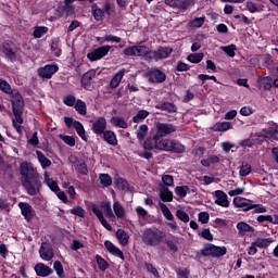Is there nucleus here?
<instances>
[{"instance_id":"obj_50","label":"nucleus","mask_w":278,"mask_h":278,"mask_svg":"<svg viewBox=\"0 0 278 278\" xmlns=\"http://www.w3.org/2000/svg\"><path fill=\"white\" fill-rule=\"evenodd\" d=\"M92 14H93V18H96V21H101V18H103V16L105 15V12L101 9H99L97 7V4H94L92 7Z\"/></svg>"},{"instance_id":"obj_2","label":"nucleus","mask_w":278,"mask_h":278,"mask_svg":"<svg viewBox=\"0 0 278 278\" xmlns=\"http://www.w3.org/2000/svg\"><path fill=\"white\" fill-rule=\"evenodd\" d=\"M141 240L147 247H160L164 240V232L160 229L148 228L143 230Z\"/></svg>"},{"instance_id":"obj_38","label":"nucleus","mask_w":278,"mask_h":278,"mask_svg":"<svg viewBox=\"0 0 278 278\" xmlns=\"http://www.w3.org/2000/svg\"><path fill=\"white\" fill-rule=\"evenodd\" d=\"M159 207H160L163 216L166 218V220H174L175 216H173V213L170 212L168 206H166V204L160 202Z\"/></svg>"},{"instance_id":"obj_55","label":"nucleus","mask_w":278,"mask_h":278,"mask_svg":"<svg viewBox=\"0 0 278 278\" xmlns=\"http://www.w3.org/2000/svg\"><path fill=\"white\" fill-rule=\"evenodd\" d=\"M47 31H49V28H47L45 26H38L34 30V36L36 38H42V36H45V34H47Z\"/></svg>"},{"instance_id":"obj_40","label":"nucleus","mask_w":278,"mask_h":278,"mask_svg":"<svg viewBox=\"0 0 278 278\" xmlns=\"http://www.w3.org/2000/svg\"><path fill=\"white\" fill-rule=\"evenodd\" d=\"M99 180L102 188H109V186H112V176L110 174H100Z\"/></svg>"},{"instance_id":"obj_31","label":"nucleus","mask_w":278,"mask_h":278,"mask_svg":"<svg viewBox=\"0 0 278 278\" xmlns=\"http://www.w3.org/2000/svg\"><path fill=\"white\" fill-rule=\"evenodd\" d=\"M103 136L108 144H111L112 147H116L118 144V141L116 140V134H114V131L106 130L103 132Z\"/></svg>"},{"instance_id":"obj_46","label":"nucleus","mask_w":278,"mask_h":278,"mask_svg":"<svg viewBox=\"0 0 278 278\" xmlns=\"http://www.w3.org/2000/svg\"><path fill=\"white\" fill-rule=\"evenodd\" d=\"M251 164L249 163H242L240 170H239V175L240 177H248V175H251Z\"/></svg>"},{"instance_id":"obj_12","label":"nucleus","mask_w":278,"mask_h":278,"mask_svg":"<svg viewBox=\"0 0 278 278\" xmlns=\"http://www.w3.org/2000/svg\"><path fill=\"white\" fill-rule=\"evenodd\" d=\"M165 4L177 10H188L194 5V0H165Z\"/></svg>"},{"instance_id":"obj_62","label":"nucleus","mask_w":278,"mask_h":278,"mask_svg":"<svg viewBox=\"0 0 278 278\" xmlns=\"http://www.w3.org/2000/svg\"><path fill=\"white\" fill-rule=\"evenodd\" d=\"M205 23V17H195L194 20L191 21V27H203V24Z\"/></svg>"},{"instance_id":"obj_51","label":"nucleus","mask_w":278,"mask_h":278,"mask_svg":"<svg viewBox=\"0 0 278 278\" xmlns=\"http://www.w3.org/2000/svg\"><path fill=\"white\" fill-rule=\"evenodd\" d=\"M74 105L77 113L81 114L83 116L86 115V102L77 100L76 104Z\"/></svg>"},{"instance_id":"obj_43","label":"nucleus","mask_w":278,"mask_h":278,"mask_svg":"<svg viewBox=\"0 0 278 278\" xmlns=\"http://www.w3.org/2000/svg\"><path fill=\"white\" fill-rule=\"evenodd\" d=\"M189 192L190 188L188 186H178L175 188V193L177 194V197H179V199L186 198Z\"/></svg>"},{"instance_id":"obj_60","label":"nucleus","mask_w":278,"mask_h":278,"mask_svg":"<svg viewBox=\"0 0 278 278\" xmlns=\"http://www.w3.org/2000/svg\"><path fill=\"white\" fill-rule=\"evenodd\" d=\"M60 138L65 144H68V147H75V137L61 135Z\"/></svg>"},{"instance_id":"obj_42","label":"nucleus","mask_w":278,"mask_h":278,"mask_svg":"<svg viewBox=\"0 0 278 278\" xmlns=\"http://www.w3.org/2000/svg\"><path fill=\"white\" fill-rule=\"evenodd\" d=\"M220 162V159L216 155H211L207 159H203L201 161L202 166H205L206 168L212 166V164H218Z\"/></svg>"},{"instance_id":"obj_59","label":"nucleus","mask_w":278,"mask_h":278,"mask_svg":"<svg viewBox=\"0 0 278 278\" xmlns=\"http://www.w3.org/2000/svg\"><path fill=\"white\" fill-rule=\"evenodd\" d=\"M162 182L167 187L175 186V178H173L170 175H163Z\"/></svg>"},{"instance_id":"obj_3","label":"nucleus","mask_w":278,"mask_h":278,"mask_svg":"<svg viewBox=\"0 0 278 278\" xmlns=\"http://www.w3.org/2000/svg\"><path fill=\"white\" fill-rule=\"evenodd\" d=\"M157 150L174 151L175 153H184L186 148L184 147V144L179 143V141L170 140V139H162V140H159Z\"/></svg>"},{"instance_id":"obj_64","label":"nucleus","mask_w":278,"mask_h":278,"mask_svg":"<svg viewBox=\"0 0 278 278\" xmlns=\"http://www.w3.org/2000/svg\"><path fill=\"white\" fill-rule=\"evenodd\" d=\"M63 103L68 105V108H73V105L77 103V100L75 99V96H67L64 98Z\"/></svg>"},{"instance_id":"obj_17","label":"nucleus","mask_w":278,"mask_h":278,"mask_svg":"<svg viewBox=\"0 0 278 278\" xmlns=\"http://www.w3.org/2000/svg\"><path fill=\"white\" fill-rule=\"evenodd\" d=\"M149 80L153 84H162L166 81V74L160 70H150L148 72Z\"/></svg>"},{"instance_id":"obj_6","label":"nucleus","mask_w":278,"mask_h":278,"mask_svg":"<svg viewBox=\"0 0 278 278\" xmlns=\"http://www.w3.org/2000/svg\"><path fill=\"white\" fill-rule=\"evenodd\" d=\"M202 255L205 257L212 255L213 257H223V255H227V248L225 247H216L212 243H207L202 250Z\"/></svg>"},{"instance_id":"obj_52","label":"nucleus","mask_w":278,"mask_h":278,"mask_svg":"<svg viewBox=\"0 0 278 278\" xmlns=\"http://www.w3.org/2000/svg\"><path fill=\"white\" fill-rule=\"evenodd\" d=\"M188 62H191V64H199L203 60V53H194L190 54L187 58Z\"/></svg>"},{"instance_id":"obj_61","label":"nucleus","mask_w":278,"mask_h":278,"mask_svg":"<svg viewBox=\"0 0 278 278\" xmlns=\"http://www.w3.org/2000/svg\"><path fill=\"white\" fill-rule=\"evenodd\" d=\"M75 169L77 170V173H80V175H88V166L86 165V163L76 164Z\"/></svg>"},{"instance_id":"obj_45","label":"nucleus","mask_w":278,"mask_h":278,"mask_svg":"<svg viewBox=\"0 0 278 278\" xmlns=\"http://www.w3.org/2000/svg\"><path fill=\"white\" fill-rule=\"evenodd\" d=\"M265 138H273V140H278V126H274L264 132Z\"/></svg>"},{"instance_id":"obj_19","label":"nucleus","mask_w":278,"mask_h":278,"mask_svg":"<svg viewBox=\"0 0 278 278\" xmlns=\"http://www.w3.org/2000/svg\"><path fill=\"white\" fill-rule=\"evenodd\" d=\"M173 53L170 48H160L157 51L149 52V58L154 60H166Z\"/></svg>"},{"instance_id":"obj_23","label":"nucleus","mask_w":278,"mask_h":278,"mask_svg":"<svg viewBox=\"0 0 278 278\" xmlns=\"http://www.w3.org/2000/svg\"><path fill=\"white\" fill-rule=\"evenodd\" d=\"M113 212H114L113 214L115 218H119L121 220H123V218L127 216V211L124 208L123 204L118 201H114Z\"/></svg>"},{"instance_id":"obj_54","label":"nucleus","mask_w":278,"mask_h":278,"mask_svg":"<svg viewBox=\"0 0 278 278\" xmlns=\"http://www.w3.org/2000/svg\"><path fill=\"white\" fill-rule=\"evenodd\" d=\"M0 90L2 92H5V94H12V87L10 86V84H8V81L1 78H0Z\"/></svg>"},{"instance_id":"obj_8","label":"nucleus","mask_w":278,"mask_h":278,"mask_svg":"<svg viewBox=\"0 0 278 278\" xmlns=\"http://www.w3.org/2000/svg\"><path fill=\"white\" fill-rule=\"evenodd\" d=\"M123 53L124 55H134L137 58H142L149 55L150 50L144 46H130L124 49Z\"/></svg>"},{"instance_id":"obj_20","label":"nucleus","mask_w":278,"mask_h":278,"mask_svg":"<svg viewBox=\"0 0 278 278\" xmlns=\"http://www.w3.org/2000/svg\"><path fill=\"white\" fill-rule=\"evenodd\" d=\"M34 269L37 277H49V275L53 273V269L45 265V263H38L37 265H35Z\"/></svg>"},{"instance_id":"obj_11","label":"nucleus","mask_w":278,"mask_h":278,"mask_svg":"<svg viewBox=\"0 0 278 278\" xmlns=\"http://www.w3.org/2000/svg\"><path fill=\"white\" fill-rule=\"evenodd\" d=\"M22 184H23L24 188L26 189V192L30 197H35V194H38V192H39L38 177L22 180Z\"/></svg>"},{"instance_id":"obj_49","label":"nucleus","mask_w":278,"mask_h":278,"mask_svg":"<svg viewBox=\"0 0 278 278\" xmlns=\"http://www.w3.org/2000/svg\"><path fill=\"white\" fill-rule=\"evenodd\" d=\"M176 216L178 220H181L182 223H190V216L184 210H177Z\"/></svg>"},{"instance_id":"obj_44","label":"nucleus","mask_w":278,"mask_h":278,"mask_svg":"<svg viewBox=\"0 0 278 278\" xmlns=\"http://www.w3.org/2000/svg\"><path fill=\"white\" fill-rule=\"evenodd\" d=\"M149 116V111L147 110H140L138 113L132 117L134 123H142L144 118Z\"/></svg>"},{"instance_id":"obj_33","label":"nucleus","mask_w":278,"mask_h":278,"mask_svg":"<svg viewBox=\"0 0 278 278\" xmlns=\"http://www.w3.org/2000/svg\"><path fill=\"white\" fill-rule=\"evenodd\" d=\"M43 177H45V184L48 186V188H50L52 192H58V190L60 189V187L58 186V182H55V180H52L51 176H49L47 172L43 173Z\"/></svg>"},{"instance_id":"obj_29","label":"nucleus","mask_w":278,"mask_h":278,"mask_svg":"<svg viewBox=\"0 0 278 278\" xmlns=\"http://www.w3.org/2000/svg\"><path fill=\"white\" fill-rule=\"evenodd\" d=\"M229 129H233L231 122H217L213 126V131H229Z\"/></svg>"},{"instance_id":"obj_10","label":"nucleus","mask_w":278,"mask_h":278,"mask_svg":"<svg viewBox=\"0 0 278 278\" xmlns=\"http://www.w3.org/2000/svg\"><path fill=\"white\" fill-rule=\"evenodd\" d=\"M58 71H60V67L58 66V64H48L38 70V75L42 79H51Z\"/></svg>"},{"instance_id":"obj_47","label":"nucleus","mask_w":278,"mask_h":278,"mask_svg":"<svg viewBox=\"0 0 278 278\" xmlns=\"http://www.w3.org/2000/svg\"><path fill=\"white\" fill-rule=\"evenodd\" d=\"M260 87L263 90H270L273 88V78L270 77H265L261 80Z\"/></svg>"},{"instance_id":"obj_21","label":"nucleus","mask_w":278,"mask_h":278,"mask_svg":"<svg viewBox=\"0 0 278 278\" xmlns=\"http://www.w3.org/2000/svg\"><path fill=\"white\" fill-rule=\"evenodd\" d=\"M104 247H105L106 251L111 253V255H114L115 257H119V260H125L123 251H121V249H118L116 245H114V243H112V241H105Z\"/></svg>"},{"instance_id":"obj_18","label":"nucleus","mask_w":278,"mask_h":278,"mask_svg":"<svg viewBox=\"0 0 278 278\" xmlns=\"http://www.w3.org/2000/svg\"><path fill=\"white\" fill-rule=\"evenodd\" d=\"M2 53H4L10 62H16V49L12 42H4L2 45Z\"/></svg>"},{"instance_id":"obj_28","label":"nucleus","mask_w":278,"mask_h":278,"mask_svg":"<svg viewBox=\"0 0 278 278\" xmlns=\"http://www.w3.org/2000/svg\"><path fill=\"white\" fill-rule=\"evenodd\" d=\"M160 198L164 203H170L173 201V191H170L167 187L162 186L160 189Z\"/></svg>"},{"instance_id":"obj_25","label":"nucleus","mask_w":278,"mask_h":278,"mask_svg":"<svg viewBox=\"0 0 278 278\" xmlns=\"http://www.w3.org/2000/svg\"><path fill=\"white\" fill-rule=\"evenodd\" d=\"M135 129L136 130V136H137V139L140 141V142H143V140L147 138V136L149 135V126H147V124H142L140 126L136 125L135 126Z\"/></svg>"},{"instance_id":"obj_27","label":"nucleus","mask_w":278,"mask_h":278,"mask_svg":"<svg viewBox=\"0 0 278 278\" xmlns=\"http://www.w3.org/2000/svg\"><path fill=\"white\" fill-rule=\"evenodd\" d=\"M14 114V119H13V127L16 129L17 134H21L23 131V127L21 125H23V116H21L23 114V111H17V112H13Z\"/></svg>"},{"instance_id":"obj_48","label":"nucleus","mask_w":278,"mask_h":278,"mask_svg":"<svg viewBox=\"0 0 278 278\" xmlns=\"http://www.w3.org/2000/svg\"><path fill=\"white\" fill-rule=\"evenodd\" d=\"M224 53L228 54L229 58H236V46L229 45L220 48Z\"/></svg>"},{"instance_id":"obj_30","label":"nucleus","mask_w":278,"mask_h":278,"mask_svg":"<svg viewBox=\"0 0 278 278\" xmlns=\"http://www.w3.org/2000/svg\"><path fill=\"white\" fill-rule=\"evenodd\" d=\"M116 238L122 247H127L129 244V235L123 229L116 231Z\"/></svg>"},{"instance_id":"obj_53","label":"nucleus","mask_w":278,"mask_h":278,"mask_svg":"<svg viewBox=\"0 0 278 278\" xmlns=\"http://www.w3.org/2000/svg\"><path fill=\"white\" fill-rule=\"evenodd\" d=\"M96 262H97V264H98L100 270H108V268H109L110 265L108 264V261H106V260H104L103 257L97 255V256H96Z\"/></svg>"},{"instance_id":"obj_41","label":"nucleus","mask_w":278,"mask_h":278,"mask_svg":"<svg viewBox=\"0 0 278 278\" xmlns=\"http://www.w3.org/2000/svg\"><path fill=\"white\" fill-rule=\"evenodd\" d=\"M111 123L114 125V127H119V129H127V122L123 117H112Z\"/></svg>"},{"instance_id":"obj_16","label":"nucleus","mask_w":278,"mask_h":278,"mask_svg":"<svg viewBox=\"0 0 278 278\" xmlns=\"http://www.w3.org/2000/svg\"><path fill=\"white\" fill-rule=\"evenodd\" d=\"M106 127L108 121L105 119V117H99L96 122H93L91 129L93 134H96V136H102Z\"/></svg>"},{"instance_id":"obj_56","label":"nucleus","mask_w":278,"mask_h":278,"mask_svg":"<svg viewBox=\"0 0 278 278\" xmlns=\"http://www.w3.org/2000/svg\"><path fill=\"white\" fill-rule=\"evenodd\" d=\"M70 214L74 216H79V218H84L86 216V211L81 208V206H76L70 211Z\"/></svg>"},{"instance_id":"obj_15","label":"nucleus","mask_w":278,"mask_h":278,"mask_svg":"<svg viewBox=\"0 0 278 278\" xmlns=\"http://www.w3.org/2000/svg\"><path fill=\"white\" fill-rule=\"evenodd\" d=\"M215 197V205H219V207H229V197L223 190H216L213 193Z\"/></svg>"},{"instance_id":"obj_5","label":"nucleus","mask_w":278,"mask_h":278,"mask_svg":"<svg viewBox=\"0 0 278 278\" xmlns=\"http://www.w3.org/2000/svg\"><path fill=\"white\" fill-rule=\"evenodd\" d=\"M64 123L66 127L75 129L76 134L84 140L85 142L88 140V136H86V129L80 122H77L73 117H64Z\"/></svg>"},{"instance_id":"obj_4","label":"nucleus","mask_w":278,"mask_h":278,"mask_svg":"<svg viewBox=\"0 0 278 278\" xmlns=\"http://www.w3.org/2000/svg\"><path fill=\"white\" fill-rule=\"evenodd\" d=\"M175 131H177V127H175L173 124L157 123L154 140H161V138H166V136H170V134H175Z\"/></svg>"},{"instance_id":"obj_13","label":"nucleus","mask_w":278,"mask_h":278,"mask_svg":"<svg viewBox=\"0 0 278 278\" xmlns=\"http://www.w3.org/2000/svg\"><path fill=\"white\" fill-rule=\"evenodd\" d=\"M39 255L45 262H51L52 257H54L53 248L51 244L47 242L41 243Z\"/></svg>"},{"instance_id":"obj_39","label":"nucleus","mask_w":278,"mask_h":278,"mask_svg":"<svg viewBox=\"0 0 278 278\" xmlns=\"http://www.w3.org/2000/svg\"><path fill=\"white\" fill-rule=\"evenodd\" d=\"M36 154H37V160L41 164L42 168H49V166H51V160L47 159L45 154H42L40 151H37Z\"/></svg>"},{"instance_id":"obj_7","label":"nucleus","mask_w":278,"mask_h":278,"mask_svg":"<svg viewBox=\"0 0 278 278\" xmlns=\"http://www.w3.org/2000/svg\"><path fill=\"white\" fill-rule=\"evenodd\" d=\"M20 169L22 175V181H25L27 179H35L38 177V172L28 162L21 163Z\"/></svg>"},{"instance_id":"obj_32","label":"nucleus","mask_w":278,"mask_h":278,"mask_svg":"<svg viewBox=\"0 0 278 278\" xmlns=\"http://www.w3.org/2000/svg\"><path fill=\"white\" fill-rule=\"evenodd\" d=\"M156 110H162V112H168L169 114H173V112H177V108L170 102H163L156 104Z\"/></svg>"},{"instance_id":"obj_63","label":"nucleus","mask_w":278,"mask_h":278,"mask_svg":"<svg viewBox=\"0 0 278 278\" xmlns=\"http://www.w3.org/2000/svg\"><path fill=\"white\" fill-rule=\"evenodd\" d=\"M53 268L58 276L62 277V275H64V267L62 266V263H60V261L54 262Z\"/></svg>"},{"instance_id":"obj_14","label":"nucleus","mask_w":278,"mask_h":278,"mask_svg":"<svg viewBox=\"0 0 278 278\" xmlns=\"http://www.w3.org/2000/svg\"><path fill=\"white\" fill-rule=\"evenodd\" d=\"M232 203L235 207H240L241 210H243V212H249V210H253V201L242 197H236L232 200Z\"/></svg>"},{"instance_id":"obj_1","label":"nucleus","mask_w":278,"mask_h":278,"mask_svg":"<svg viewBox=\"0 0 278 278\" xmlns=\"http://www.w3.org/2000/svg\"><path fill=\"white\" fill-rule=\"evenodd\" d=\"M91 212L94 213L104 229L112 231V226L110 223H108V219L114 222L116 220V215H114V211H112V203L110 201H103L100 204H93L91 206ZM105 217L108 219H105Z\"/></svg>"},{"instance_id":"obj_9","label":"nucleus","mask_w":278,"mask_h":278,"mask_svg":"<svg viewBox=\"0 0 278 278\" xmlns=\"http://www.w3.org/2000/svg\"><path fill=\"white\" fill-rule=\"evenodd\" d=\"M110 49H112V47L102 46V47L97 48V49L92 50L91 52H89L87 54V58L90 62H97V60H101V59L105 58V55H108V53H110Z\"/></svg>"},{"instance_id":"obj_37","label":"nucleus","mask_w":278,"mask_h":278,"mask_svg":"<svg viewBox=\"0 0 278 278\" xmlns=\"http://www.w3.org/2000/svg\"><path fill=\"white\" fill-rule=\"evenodd\" d=\"M160 144V139L155 140V136L152 139H147L143 142V149H146L147 151H153V149H157Z\"/></svg>"},{"instance_id":"obj_58","label":"nucleus","mask_w":278,"mask_h":278,"mask_svg":"<svg viewBox=\"0 0 278 278\" xmlns=\"http://www.w3.org/2000/svg\"><path fill=\"white\" fill-rule=\"evenodd\" d=\"M101 42H121V37H116L114 35H105L101 38Z\"/></svg>"},{"instance_id":"obj_36","label":"nucleus","mask_w":278,"mask_h":278,"mask_svg":"<svg viewBox=\"0 0 278 278\" xmlns=\"http://www.w3.org/2000/svg\"><path fill=\"white\" fill-rule=\"evenodd\" d=\"M237 229H238L240 236H247V233H251V231H253V227H251V225H249L244 222L238 223Z\"/></svg>"},{"instance_id":"obj_35","label":"nucleus","mask_w":278,"mask_h":278,"mask_svg":"<svg viewBox=\"0 0 278 278\" xmlns=\"http://www.w3.org/2000/svg\"><path fill=\"white\" fill-rule=\"evenodd\" d=\"M247 10H249L251 12V14H255V12H264V5L262 3H255L253 1H248Z\"/></svg>"},{"instance_id":"obj_26","label":"nucleus","mask_w":278,"mask_h":278,"mask_svg":"<svg viewBox=\"0 0 278 278\" xmlns=\"http://www.w3.org/2000/svg\"><path fill=\"white\" fill-rule=\"evenodd\" d=\"M275 242V239L273 238H256L254 240V245L257 247L258 249H268L270 244Z\"/></svg>"},{"instance_id":"obj_57","label":"nucleus","mask_w":278,"mask_h":278,"mask_svg":"<svg viewBox=\"0 0 278 278\" xmlns=\"http://www.w3.org/2000/svg\"><path fill=\"white\" fill-rule=\"evenodd\" d=\"M58 47H60V40L53 39L51 43V51L54 52V55H56V58H60V55H62V51L58 49Z\"/></svg>"},{"instance_id":"obj_22","label":"nucleus","mask_w":278,"mask_h":278,"mask_svg":"<svg viewBox=\"0 0 278 278\" xmlns=\"http://www.w3.org/2000/svg\"><path fill=\"white\" fill-rule=\"evenodd\" d=\"M92 79H94V71H89L83 75L81 86H83V88H85V90H91Z\"/></svg>"},{"instance_id":"obj_34","label":"nucleus","mask_w":278,"mask_h":278,"mask_svg":"<svg viewBox=\"0 0 278 278\" xmlns=\"http://www.w3.org/2000/svg\"><path fill=\"white\" fill-rule=\"evenodd\" d=\"M123 77H125V70H121L115 74L110 83L111 88H118V85L123 81Z\"/></svg>"},{"instance_id":"obj_24","label":"nucleus","mask_w":278,"mask_h":278,"mask_svg":"<svg viewBox=\"0 0 278 278\" xmlns=\"http://www.w3.org/2000/svg\"><path fill=\"white\" fill-rule=\"evenodd\" d=\"M18 207L26 220H31V218H34V211L31 210V205H29V203L22 202L18 204Z\"/></svg>"}]
</instances>
